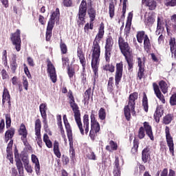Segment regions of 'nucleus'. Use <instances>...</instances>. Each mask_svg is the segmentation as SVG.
<instances>
[{
    "label": "nucleus",
    "instance_id": "obj_1",
    "mask_svg": "<svg viewBox=\"0 0 176 176\" xmlns=\"http://www.w3.org/2000/svg\"><path fill=\"white\" fill-rule=\"evenodd\" d=\"M105 30V26L104 23L102 22L99 26L98 32L93 41L91 50L92 53L91 65L94 72L93 90H94L96 87V82H97V79H98V68L100 67V56H101V45H100V43L105 34V30Z\"/></svg>",
    "mask_w": 176,
    "mask_h": 176
},
{
    "label": "nucleus",
    "instance_id": "obj_2",
    "mask_svg": "<svg viewBox=\"0 0 176 176\" xmlns=\"http://www.w3.org/2000/svg\"><path fill=\"white\" fill-rule=\"evenodd\" d=\"M138 100V92L131 94L128 98V104L124 107V115L128 122L131 119V113L133 116H135V100Z\"/></svg>",
    "mask_w": 176,
    "mask_h": 176
},
{
    "label": "nucleus",
    "instance_id": "obj_3",
    "mask_svg": "<svg viewBox=\"0 0 176 176\" xmlns=\"http://www.w3.org/2000/svg\"><path fill=\"white\" fill-rule=\"evenodd\" d=\"M74 120L78 127V130L81 135H87L89 134V115L85 114L82 118H82H80V111L79 113H76L74 115Z\"/></svg>",
    "mask_w": 176,
    "mask_h": 176
},
{
    "label": "nucleus",
    "instance_id": "obj_4",
    "mask_svg": "<svg viewBox=\"0 0 176 176\" xmlns=\"http://www.w3.org/2000/svg\"><path fill=\"white\" fill-rule=\"evenodd\" d=\"M57 17H60V9L58 8H56V10L52 12L48 21L45 33V41L47 42H50V39H52L53 28H54V24H56V19Z\"/></svg>",
    "mask_w": 176,
    "mask_h": 176
},
{
    "label": "nucleus",
    "instance_id": "obj_5",
    "mask_svg": "<svg viewBox=\"0 0 176 176\" xmlns=\"http://www.w3.org/2000/svg\"><path fill=\"white\" fill-rule=\"evenodd\" d=\"M144 126H140L138 132V137L139 140H144L145 138V133L146 135L150 138L151 141H155V136H153V131L152 130V126L149 124L148 122H144L143 123Z\"/></svg>",
    "mask_w": 176,
    "mask_h": 176
},
{
    "label": "nucleus",
    "instance_id": "obj_6",
    "mask_svg": "<svg viewBox=\"0 0 176 176\" xmlns=\"http://www.w3.org/2000/svg\"><path fill=\"white\" fill-rule=\"evenodd\" d=\"M6 127L8 129L4 135V141L5 142H9V140H12L13 137H14V134L16 133V129L13 127L10 128L12 126V118H10V114H6Z\"/></svg>",
    "mask_w": 176,
    "mask_h": 176
},
{
    "label": "nucleus",
    "instance_id": "obj_7",
    "mask_svg": "<svg viewBox=\"0 0 176 176\" xmlns=\"http://www.w3.org/2000/svg\"><path fill=\"white\" fill-rule=\"evenodd\" d=\"M86 14H87V1L86 0H82L78 8V25H83L86 23Z\"/></svg>",
    "mask_w": 176,
    "mask_h": 176
},
{
    "label": "nucleus",
    "instance_id": "obj_8",
    "mask_svg": "<svg viewBox=\"0 0 176 176\" xmlns=\"http://www.w3.org/2000/svg\"><path fill=\"white\" fill-rule=\"evenodd\" d=\"M113 38L111 36H107L105 39L104 58L106 63H111L112 56V49H113Z\"/></svg>",
    "mask_w": 176,
    "mask_h": 176
},
{
    "label": "nucleus",
    "instance_id": "obj_9",
    "mask_svg": "<svg viewBox=\"0 0 176 176\" xmlns=\"http://www.w3.org/2000/svg\"><path fill=\"white\" fill-rule=\"evenodd\" d=\"M118 47L123 56H126V54H129V56L133 54V49L130 47L129 42L122 36L118 37Z\"/></svg>",
    "mask_w": 176,
    "mask_h": 176
},
{
    "label": "nucleus",
    "instance_id": "obj_10",
    "mask_svg": "<svg viewBox=\"0 0 176 176\" xmlns=\"http://www.w3.org/2000/svg\"><path fill=\"white\" fill-rule=\"evenodd\" d=\"M21 31L17 29L15 32L11 33L10 39L12 45L15 46L16 52H20L21 50Z\"/></svg>",
    "mask_w": 176,
    "mask_h": 176
},
{
    "label": "nucleus",
    "instance_id": "obj_11",
    "mask_svg": "<svg viewBox=\"0 0 176 176\" xmlns=\"http://www.w3.org/2000/svg\"><path fill=\"white\" fill-rule=\"evenodd\" d=\"M165 136L167 146H168L169 151L171 153L172 156H175L174 155V138L171 135L170 133V127L166 126L165 127Z\"/></svg>",
    "mask_w": 176,
    "mask_h": 176
},
{
    "label": "nucleus",
    "instance_id": "obj_12",
    "mask_svg": "<svg viewBox=\"0 0 176 176\" xmlns=\"http://www.w3.org/2000/svg\"><path fill=\"white\" fill-rule=\"evenodd\" d=\"M123 76V62L120 61L116 65V74H115V85L116 87H119V83L122 80Z\"/></svg>",
    "mask_w": 176,
    "mask_h": 176
},
{
    "label": "nucleus",
    "instance_id": "obj_13",
    "mask_svg": "<svg viewBox=\"0 0 176 176\" xmlns=\"http://www.w3.org/2000/svg\"><path fill=\"white\" fill-rule=\"evenodd\" d=\"M122 164L120 165V160H119V157H115V161L113 162V176H120L122 175V167L123 164H124V160L123 158L121 159Z\"/></svg>",
    "mask_w": 176,
    "mask_h": 176
},
{
    "label": "nucleus",
    "instance_id": "obj_14",
    "mask_svg": "<svg viewBox=\"0 0 176 176\" xmlns=\"http://www.w3.org/2000/svg\"><path fill=\"white\" fill-rule=\"evenodd\" d=\"M67 97L69 98V104L74 113H79L80 112V110H79V106H78V104L75 102V97H74V93L69 90L67 94Z\"/></svg>",
    "mask_w": 176,
    "mask_h": 176
},
{
    "label": "nucleus",
    "instance_id": "obj_15",
    "mask_svg": "<svg viewBox=\"0 0 176 176\" xmlns=\"http://www.w3.org/2000/svg\"><path fill=\"white\" fill-rule=\"evenodd\" d=\"M47 74H49L52 82L53 83H56V82H57V74L56 73V67H54V65L50 60H47Z\"/></svg>",
    "mask_w": 176,
    "mask_h": 176
},
{
    "label": "nucleus",
    "instance_id": "obj_16",
    "mask_svg": "<svg viewBox=\"0 0 176 176\" xmlns=\"http://www.w3.org/2000/svg\"><path fill=\"white\" fill-rule=\"evenodd\" d=\"M91 119V130H94L96 132L100 133V123L96 119V111L92 110L90 116Z\"/></svg>",
    "mask_w": 176,
    "mask_h": 176
},
{
    "label": "nucleus",
    "instance_id": "obj_17",
    "mask_svg": "<svg viewBox=\"0 0 176 176\" xmlns=\"http://www.w3.org/2000/svg\"><path fill=\"white\" fill-rule=\"evenodd\" d=\"M18 133L19 135H21V140L23 142V144L25 146H27V145H28V140H27L28 131H27V128L24 124H21Z\"/></svg>",
    "mask_w": 176,
    "mask_h": 176
},
{
    "label": "nucleus",
    "instance_id": "obj_18",
    "mask_svg": "<svg viewBox=\"0 0 176 176\" xmlns=\"http://www.w3.org/2000/svg\"><path fill=\"white\" fill-rule=\"evenodd\" d=\"M151 156H152V148L150 146H146L142 151V162L143 163H148L151 160Z\"/></svg>",
    "mask_w": 176,
    "mask_h": 176
},
{
    "label": "nucleus",
    "instance_id": "obj_19",
    "mask_svg": "<svg viewBox=\"0 0 176 176\" xmlns=\"http://www.w3.org/2000/svg\"><path fill=\"white\" fill-rule=\"evenodd\" d=\"M14 155L16 168L18 171L21 173H23V162H21V159L20 158V154L19 153V150L17 149V148H14Z\"/></svg>",
    "mask_w": 176,
    "mask_h": 176
},
{
    "label": "nucleus",
    "instance_id": "obj_20",
    "mask_svg": "<svg viewBox=\"0 0 176 176\" xmlns=\"http://www.w3.org/2000/svg\"><path fill=\"white\" fill-rule=\"evenodd\" d=\"M88 8L87 12L89 17V20H96V16H97V11L93 8V1L89 0L87 3Z\"/></svg>",
    "mask_w": 176,
    "mask_h": 176
},
{
    "label": "nucleus",
    "instance_id": "obj_21",
    "mask_svg": "<svg viewBox=\"0 0 176 176\" xmlns=\"http://www.w3.org/2000/svg\"><path fill=\"white\" fill-rule=\"evenodd\" d=\"M164 114V107L162 104L158 105L153 115V118L156 123H159L160 122V118H162Z\"/></svg>",
    "mask_w": 176,
    "mask_h": 176
},
{
    "label": "nucleus",
    "instance_id": "obj_22",
    "mask_svg": "<svg viewBox=\"0 0 176 176\" xmlns=\"http://www.w3.org/2000/svg\"><path fill=\"white\" fill-rule=\"evenodd\" d=\"M153 87L156 97L158 98L162 104H166V99L164 98V96L162 94V91H160V88L159 87L157 83L153 82Z\"/></svg>",
    "mask_w": 176,
    "mask_h": 176
},
{
    "label": "nucleus",
    "instance_id": "obj_23",
    "mask_svg": "<svg viewBox=\"0 0 176 176\" xmlns=\"http://www.w3.org/2000/svg\"><path fill=\"white\" fill-rule=\"evenodd\" d=\"M131 21H133V14L132 12H129L124 29V35H126V36L130 35V31H131Z\"/></svg>",
    "mask_w": 176,
    "mask_h": 176
},
{
    "label": "nucleus",
    "instance_id": "obj_24",
    "mask_svg": "<svg viewBox=\"0 0 176 176\" xmlns=\"http://www.w3.org/2000/svg\"><path fill=\"white\" fill-rule=\"evenodd\" d=\"M77 56L80 60V64L82 65V69L85 71V69H86V58L85 57V53H83L82 48H78Z\"/></svg>",
    "mask_w": 176,
    "mask_h": 176
},
{
    "label": "nucleus",
    "instance_id": "obj_25",
    "mask_svg": "<svg viewBox=\"0 0 176 176\" xmlns=\"http://www.w3.org/2000/svg\"><path fill=\"white\" fill-rule=\"evenodd\" d=\"M142 3L147 6L149 10H155L157 6V3L155 0H142Z\"/></svg>",
    "mask_w": 176,
    "mask_h": 176
},
{
    "label": "nucleus",
    "instance_id": "obj_26",
    "mask_svg": "<svg viewBox=\"0 0 176 176\" xmlns=\"http://www.w3.org/2000/svg\"><path fill=\"white\" fill-rule=\"evenodd\" d=\"M124 57L125 58V60L128 64L129 71L133 70V68L134 67V59L133 58V56H131V54H126L124 55Z\"/></svg>",
    "mask_w": 176,
    "mask_h": 176
},
{
    "label": "nucleus",
    "instance_id": "obj_27",
    "mask_svg": "<svg viewBox=\"0 0 176 176\" xmlns=\"http://www.w3.org/2000/svg\"><path fill=\"white\" fill-rule=\"evenodd\" d=\"M169 46L170 49V52L172 54V56H176V41L175 38L170 37L169 40Z\"/></svg>",
    "mask_w": 176,
    "mask_h": 176
},
{
    "label": "nucleus",
    "instance_id": "obj_28",
    "mask_svg": "<svg viewBox=\"0 0 176 176\" xmlns=\"http://www.w3.org/2000/svg\"><path fill=\"white\" fill-rule=\"evenodd\" d=\"M142 107H143L144 112L148 113L149 111V103H148V96H146V94H145V92L143 94Z\"/></svg>",
    "mask_w": 176,
    "mask_h": 176
},
{
    "label": "nucleus",
    "instance_id": "obj_29",
    "mask_svg": "<svg viewBox=\"0 0 176 176\" xmlns=\"http://www.w3.org/2000/svg\"><path fill=\"white\" fill-rule=\"evenodd\" d=\"M12 62L10 63V68L12 70V74H16V69H17V55L13 54H12Z\"/></svg>",
    "mask_w": 176,
    "mask_h": 176
},
{
    "label": "nucleus",
    "instance_id": "obj_30",
    "mask_svg": "<svg viewBox=\"0 0 176 176\" xmlns=\"http://www.w3.org/2000/svg\"><path fill=\"white\" fill-rule=\"evenodd\" d=\"M174 120V113H168L163 117V124H170L171 122Z\"/></svg>",
    "mask_w": 176,
    "mask_h": 176
},
{
    "label": "nucleus",
    "instance_id": "obj_31",
    "mask_svg": "<svg viewBox=\"0 0 176 176\" xmlns=\"http://www.w3.org/2000/svg\"><path fill=\"white\" fill-rule=\"evenodd\" d=\"M158 85V87L164 94H166L168 92V85H167L166 81L162 80L159 82Z\"/></svg>",
    "mask_w": 176,
    "mask_h": 176
},
{
    "label": "nucleus",
    "instance_id": "obj_32",
    "mask_svg": "<svg viewBox=\"0 0 176 176\" xmlns=\"http://www.w3.org/2000/svg\"><path fill=\"white\" fill-rule=\"evenodd\" d=\"M109 145L106 146V151L109 152H113V151H118V143L114 142L113 140L109 142Z\"/></svg>",
    "mask_w": 176,
    "mask_h": 176
},
{
    "label": "nucleus",
    "instance_id": "obj_33",
    "mask_svg": "<svg viewBox=\"0 0 176 176\" xmlns=\"http://www.w3.org/2000/svg\"><path fill=\"white\" fill-rule=\"evenodd\" d=\"M63 122L65 124L67 134H69L72 133V127H71V124L68 122V118H67V115L65 114L63 115Z\"/></svg>",
    "mask_w": 176,
    "mask_h": 176
},
{
    "label": "nucleus",
    "instance_id": "obj_34",
    "mask_svg": "<svg viewBox=\"0 0 176 176\" xmlns=\"http://www.w3.org/2000/svg\"><path fill=\"white\" fill-rule=\"evenodd\" d=\"M151 47H152V45H151V40L149 39L148 34H146L144 39V50H146V52H149V50H151Z\"/></svg>",
    "mask_w": 176,
    "mask_h": 176
},
{
    "label": "nucleus",
    "instance_id": "obj_35",
    "mask_svg": "<svg viewBox=\"0 0 176 176\" xmlns=\"http://www.w3.org/2000/svg\"><path fill=\"white\" fill-rule=\"evenodd\" d=\"M54 153L58 159L61 157V152H60L59 144L57 140H55L54 142Z\"/></svg>",
    "mask_w": 176,
    "mask_h": 176
},
{
    "label": "nucleus",
    "instance_id": "obj_36",
    "mask_svg": "<svg viewBox=\"0 0 176 176\" xmlns=\"http://www.w3.org/2000/svg\"><path fill=\"white\" fill-rule=\"evenodd\" d=\"M140 146V140L135 138L133 140V146L131 150V153L133 155H135V153H138V148Z\"/></svg>",
    "mask_w": 176,
    "mask_h": 176
},
{
    "label": "nucleus",
    "instance_id": "obj_37",
    "mask_svg": "<svg viewBox=\"0 0 176 176\" xmlns=\"http://www.w3.org/2000/svg\"><path fill=\"white\" fill-rule=\"evenodd\" d=\"M40 113L41 115V117L43 118H47V114L46 113V111H47V106L46 103H42L40 104L39 107Z\"/></svg>",
    "mask_w": 176,
    "mask_h": 176
},
{
    "label": "nucleus",
    "instance_id": "obj_38",
    "mask_svg": "<svg viewBox=\"0 0 176 176\" xmlns=\"http://www.w3.org/2000/svg\"><path fill=\"white\" fill-rule=\"evenodd\" d=\"M102 69L103 71H107L111 72V74H113V72H115V65L113 63H109V62L108 64H106L102 67Z\"/></svg>",
    "mask_w": 176,
    "mask_h": 176
},
{
    "label": "nucleus",
    "instance_id": "obj_39",
    "mask_svg": "<svg viewBox=\"0 0 176 176\" xmlns=\"http://www.w3.org/2000/svg\"><path fill=\"white\" fill-rule=\"evenodd\" d=\"M9 98H10V94H9V90L6 87H4L2 96L3 105H5V102H6V100H9Z\"/></svg>",
    "mask_w": 176,
    "mask_h": 176
},
{
    "label": "nucleus",
    "instance_id": "obj_40",
    "mask_svg": "<svg viewBox=\"0 0 176 176\" xmlns=\"http://www.w3.org/2000/svg\"><path fill=\"white\" fill-rule=\"evenodd\" d=\"M138 68H145V63H146V57L137 58Z\"/></svg>",
    "mask_w": 176,
    "mask_h": 176
},
{
    "label": "nucleus",
    "instance_id": "obj_41",
    "mask_svg": "<svg viewBox=\"0 0 176 176\" xmlns=\"http://www.w3.org/2000/svg\"><path fill=\"white\" fill-rule=\"evenodd\" d=\"M60 49L61 54H67L68 53V47H67L65 43L63 42V39H60Z\"/></svg>",
    "mask_w": 176,
    "mask_h": 176
},
{
    "label": "nucleus",
    "instance_id": "obj_42",
    "mask_svg": "<svg viewBox=\"0 0 176 176\" xmlns=\"http://www.w3.org/2000/svg\"><path fill=\"white\" fill-rule=\"evenodd\" d=\"M89 23H87L84 27L85 32H89V30H93L94 28V20L95 19H89Z\"/></svg>",
    "mask_w": 176,
    "mask_h": 176
},
{
    "label": "nucleus",
    "instance_id": "obj_43",
    "mask_svg": "<svg viewBox=\"0 0 176 176\" xmlns=\"http://www.w3.org/2000/svg\"><path fill=\"white\" fill-rule=\"evenodd\" d=\"M145 36H146V34H145L144 31L138 32L137 35H136L138 42L139 43H142V41H144V39H145Z\"/></svg>",
    "mask_w": 176,
    "mask_h": 176
},
{
    "label": "nucleus",
    "instance_id": "obj_44",
    "mask_svg": "<svg viewBox=\"0 0 176 176\" xmlns=\"http://www.w3.org/2000/svg\"><path fill=\"white\" fill-rule=\"evenodd\" d=\"M42 128V124L41 122V120L40 119H37L35 121V135L36 134H41V129Z\"/></svg>",
    "mask_w": 176,
    "mask_h": 176
},
{
    "label": "nucleus",
    "instance_id": "obj_45",
    "mask_svg": "<svg viewBox=\"0 0 176 176\" xmlns=\"http://www.w3.org/2000/svg\"><path fill=\"white\" fill-rule=\"evenodd\" d=\"M164 5L166 8H174L176 6V0H164Z\"/></svg>",
    "mask_w": 176,
    "mask_h": 176
},
{
    "label": "nucleus",
    "instance_id": "obj_46",
    "mask_svg": "<svg viewBox=\"0 0 176 176\" xmlns=\"http://www.w3.org/2000/svg\"><path fill=\"white\" fill-rule=\"evenodd\" d=\"M109 16L111 19H113V16H115V4H113V2H111L109 3Z\"/></svg>",
    "mask_w": 176,
    "mask_h": 176
},
{
    "label": "nucleus",
    "instance_id": "obj_47",
    "mask_svg": "<svg viewBox=\"0 0 176 176\" xmlns=\"http://www.w3.org/2000/svg\"><path fill=\"white\" fill-rule=\"evenodd\" d=\"M67 75L69 79H72L74 76L75 78V68L70 67L69 65H67Z\"/></svg>",
    "mask_w": 176,
    "mask_h": 176
},
{
    "label": "nucleus",
    "instance_id": "obj_48",
    "mask_svg": "<svg viewBox=\"0 0 176 176\" xmlns=\"http://www.w3.org/2000/svg\"><path fill=\"white\" fill-rule=\"evenodd\" d=\"M43 141L45 142V145L47 148H53V143L49 139V135L47 134H44L43 135Z\"/></svg>",
    "mask_w": 176,
    "mask_h": 176
},
{
    "label": "nucleus",
    "instance_id": "obj_49",
    "mask_svg": "<svg viewBox=\"0 0 176 176\" xmlns=\"http://www.w3.org/2000/svg\"><path fill=\"white\" fill-rule=\"evenodd\" d=\"M98 117L100 120H105V118H107V112L105 111V109L100 108L98 111Z\"/></svg>",
    "mask_w": 176,
    "mask_h": 176
},
{
    "label": "nucleus",
    "instance_id": "obj_50",
    "mask_svg": "<svg viewBox=\"0 0 176 176\" xmlns=\"http://www.w3.org/2000/svg\"><path fill=\"white\" fill-rule=\"evenodd\" d=\"M144 23L146 25L151 27V25H153V23H155V18H153L152 15L148 16Z\"/></svg>",
    "mask_w": 176,
    "mask_h": 176
},
{
    "label": "nucleus",
    "instance_id": "obj_51",
    "mask_svg": "<svg viewBox=\"0 0 176 176\" xmlns=\"http://www.w3.org/2000/svg\"><path fill=\"white\" fill-rule=\"evenodd\" d=\"M91 94V87L88 88L84 93V101L87 102L90 100V96Z\"/></svg>",
    "mask_w": 176,
    "mask_h": 176
},
{
    "label": "nucleus",
    "instance_id": "obj_52",
    "mask_svg": "<svg viewBox=\"0 0 176 176\" xmlns=\"http://www.w3.org/2000/svg\"><path fill=\"white\" fill-rule=\"evenodd\" d=\"M138 78L139 80H142L145 78V68H139L138 71Z\"/></svg>",
    "mask_w": 176,
    "mask_h": 176
},
{
    "label": "nucleus",
    "instance_id": "obj_53",
    "mask_svg": "<svg viewBox=\"0 0 176 176\" xmlns=\"http://www.w3.org/2000/svg\"><path fill=\"white\" fill-rule=\"evenodd\" d=\"M21 161H22L23 163V166L30 164V160L28 159V155H27V154H21Z\"/></svg>",
    "mask_w": 176,
    "mask_h": 176
},
{
    "label": "nucleus",
    "instance_id": "obj_54",
    "mask_svg": "<svg viewBox=\"0 0 176 176\" xmlns=\"http://www.w3.org/2000/svg\"><path fill=\"white\" fill-rule=\"evenodd\" d=\"M67 135L69 142V149H75L74 148V138L72 136V133H67Z\"/></svg>",
    "mask_w": 176,
    "mask_h": 176
},
{
    "label": "nucleus",
    "instance_id": "obj_55",
    "mask_svg": "<svg viewBox=\"0 0 176 176\" xmlns=\"http://www.w3.org/2000/svg\"><path fill=\"white\" fill-rule=\"evenodd\" d=\"M169 104L171 107L176 106V94H172L169 99Z\"/></svg>",
    "mask_w": 176,
    "mask_h": 176
},
{
    "label": "nucleus",
    "instance_id": "obj_56",
    "mask_svg": "<svg viewBox=\"0 0 176 176\" xmlns=\"http://www.w3.org/2000/svg\"><path fill=\"white\" fill-rule=\"evenodd\" d=\"M63 5L65 8H72L74 2L72 0H63Z\"/></svg>",
    "mask_w": 176,
    "mask_h": 176
},
{
    "label": "nucleus",
    "instance_id": "obj_57",
    "mask_svg": "<svg viewBox=\"0 0 176 176\" xmlns=\"http://www.w3.org/2000/svg\"><path fill=\"white\" fill-rule=\"evenodd\" d=\"M36 141L39 146V148H42V146L43 145V142H42V137H41V133L36 134Z\"/></svg>",
    "mask_w": 176,
    "mask_h": 176
},
{
    "label": "nucleus",
    "instance_id": "obj_58",
    "mask_svg": "<svg viewBox=\"0 0 176 176\" xmlns=\"http://www.w3.org/2000/svg\"><path fill=\"white\" fill-rule=\"evenodd\" d=\"M98 132H96V131L91 129L89 131V137L91 140V141H96V138L97 137V133Z\"/></svg>",
    "mask_w": 176,
    "mask_h": 176
},
{
    "label": "nucleus",
    "instance_id": "obj_59",
    "mask_svg": "<svg viewBox=\"0 0 176 176\" xmlns=\"http://www.w3.org/2000/svg\"><path fill=\"white\" fill-rule=\"evenodd\" d=\"M7 153V159L10 160V163L13 164L14 160H13V151H6Z\"/></svg>",
    "mask_w": 176,
    "mask_h": 176
},
{
    "label": "nucleus",
    "instance_id": "obj_60",
    "mask_svg": "<svg viewBox=\"0 0 176 176\" xmlns=\"http://www.w3.org/2000/svg\"><path fill=\"white\" fill-rule=\"evenodd\" d=\"M87 157L89 160H97V157L96 156V154L93 151H90V153L87 155Z\"/></svg>",
    "mask_w": 176,
    "mask_h": 176
},
{
    "label": "nucleus",
    "instance_id": "obj_61",
    "mask_svg": "<svg viewBox=\"0 0 176 176\" xmlns=\"http://www.w3.org/2000/svg\"><path fill=\"white\" fill-rule=\"evenodd\" d=\"M62 63L63 68H65V67H67V65L69 64V58H68L67 56H63Z\"/></svg>",
    "mask_w": 176,
    "mask_h": 176
},
{
    "label": "nucleus",
    "instance_id": "obj_62",
    "mask_svg": "<svg viewBox=\"0 0 176 176\" xmlns=\"http://www.w3.org/2000/svg\"><path fill=\"white\" fill-rule=\"evenodd\" d=\"M5 131V120L1 119L0 121V134H3Z\"/></svg>",
    "mask_w": 176,
    "mask_h": 176
},
{
    "label": "nucleus",
    "instance_id": "obj_63",
    "mask_svg": "<svg viewBox=\"0 0 176 176\" xmlns=\"http://www.w3.org/2000/svg\"><path fill=\"white\" fill-rule=\"evenodd\" d=\"M28 64L30 67H35V63L34 59L31 56L27 58Z\"/></svg>",
    "mask_w": 176,
    "mask_h": 176
},
{
    "label": "nucleus",
    "instance_id": "obj_64",
    "mask_svg": "<svg viewBox=\"0 0 176 176\" xmlns=\"http://www.w3.org/2000/svg\"><path fill=\"white\" fill-rule=\"evenodd\" d=\"M1 74V76H2V79H3V80L9 79V74H8V72H6L5 70V69H2Z\"/></svg>",
    "mask_w": 176,
    "mask_h": 176
}]
</instances>
